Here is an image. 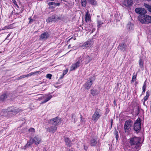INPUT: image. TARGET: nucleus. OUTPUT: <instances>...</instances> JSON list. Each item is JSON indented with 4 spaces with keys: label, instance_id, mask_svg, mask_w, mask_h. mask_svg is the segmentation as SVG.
<instances>
[{
    "label": "nucleus",
    "instance_id": "nucleus-1",
    "mask_svg": "<svg viewBox=\"0 0 151 151\" xmlns=\"http://www.w3.org/2000/svg\"><path fill=\"white\" fill-rule=\"evenodd\" d=\"M141 140L140 137L134 136L129 139V143L131 146H134L135 149L140 150L142 146Z\"/></svg>",
    "mask_w": 151,
    "mask_h": 151
},
{
    "label": "nucleus",
    "instance_id": "nucleus-2",
    "mask_svg": "<svg viewBox=\"0 0 151 151\" xmlns=\"http://www.w3.org/2000/svg\"><path fill=\"white\" fill-rule=\"evenodd\" d=\"M138 19L142 24L151 23V16L148 15L144 14L139 15L138 17Z\"/></svg>",
    "mask_w": 151,
    "mask_h": 151
},
{
    "label": "nucleus",
    "instance_id": "nucleus-3",
    "mask_svg": "<svg viewBox=\"0 0 151 151\" xmlns=\"http://www.w3.org/2000/svg\"><path fill=\"white\" fill-rule=\"evenodd\" d=\"M133 124L132 121L130 119L125 121L124 126V129L125 133L129 134L131 130V127Z\"/></svg>",
    "mask_w": 151,
    "mask_h": 151
},
{
    "label": "nucleus",
    "instance_id": "nucleus-4",
    "mask_svg": "<svg viewBox=\"0 0 151 151\" xmlns=\"http://www.w3.org/2000/svg\"><path fill=\"white\" fill-rule=\"evenodd\" d=\"M141 119L138 117L134 123L133 129L137 133H139L141 130Z\"/></svg>",
    "mask_w": 151,
    "mask_h": 151
},
{
    "label": "nucleus",
    "instance_id": "nucleus-5",
    "mask_svg": "<svg viewBox=\"0 0 151 151\" xmlns=\"http://www.w3.org/2000/svg\"><path fill=\"white\" fill-rule=\"evenodd\" d=\"M62 121V119L60 118L58 116H57L54 118L49 119L48 122L50 124L56 126L59 125Z\"/></svg>",
    "mask_w": 151,
    "mask_h": 151
},
{
    "label": "nucleus",
    "instance_id": "nucleus-6",
    "mask_svg": "<svg viewBox=\"0 0 151 151\" xmlns=\"http://www.w3.org/2000/svg\"><path fill=\"white\" fill-rule=\"evenodd\" d=\"M22 111L21 109L19 108H17L16 107H14V106H11L4 110V111L6 112H11L12 114L14 115Z\"/></svg>",
    "mask_w": 151,
    "mask_h": 151
},
{
    "label": "nucleus",
    "instance_id": "nucleus-7",
    "mask_svg": "<svg viewBox=\"0 0 151 151\" xmlns=\"http://www.w3.org/2000/svg\"><path fill=\"white\" fill-rule=\"evenodd\" d=\"M100 111V109H96L92 116V119L93 121L95 122H96L101 116V115L99 113Z\"/></svg>",
    "mask_w": 151,
    "mask_h": 151
},
{
    "label": "nucleus",
    "instance_id": "nucleus-8",
    "mask_svg": "<svg viewBox=\"0 0 151 151\" xmlns=\"http://www.w3.org/2000/svg\"><path fill=\"white\" fill-rule=\"evenodd\" d=\"M135 12L140 14V15L145 14L146 13V10L145 9L142 8H137L135 9Z\"/></svg>",
    "mask_w": 151,
    "mask_h": 151
},
{
    "label": "nucleus",
    "instance_id": "nucleus-9",
    "mask_svg": "<svg viewBox=\"0 0 151 151\" xmlns=\"http://www.w3.org/2000/svg\"><path fill=\"white\" fill-rule=\"evenodd\" d=\"M93 81L91 78H89L84 85V87L86 89H89L93 84Z\"/></svg>",
    "mask_w": 151,
    "mask_h": 151
},
{
    "label": "nucleus",
    "instance_id": "nucleus-10",
    "mask_svg": "<svg viewBox=\"0 0 151 151\" xmlns=\"http://www.w3.org/2000/svg\"><path fill=\"white\" fill-rule=\"evenodd\" d=\"M81 62V61L80 60H79L76 63L73 64L71 67V70H74L77 68L79 67L80 66V64Z\"/></svg>",
    "mask_w": 151,
    "mask_h": 151
},
{
    "label": "nucleus",
    "instance_id": "nucleus-11",
    "mask_svg": "<svg viewBox=\"0 0 151 151\" xmlns=\"http://www.w3.org/2000/svg\"><path fill=\"white\" fill-rule=\"evenodd\" d=\"M92 41L90 40H88L84 42L82 45V47H84L86 48H90L92 45Z\"/></svg>",
    "mask_w": 151,
    "mask_h": 151
},
{
    "label": "nucleus",
    "instance_id": "nucleus-12",
    "mask_svg": "<svg viewBox=\"0 0 151 151\" xmlns=\"http://www.w3.org/2000/svg\"><path fill=\"white\" fill-rule=\"evenodd\" d=\"M9 94L8 92H6L5 93L1 95L0 96V101H4L8 97V96Z\"/></svg>",
    "mask_w": 151,
    "mask_h": 151
},
{
    "label": "nucleus",
    "instance_id": "nucleus-13",
    "mask_svg": "<svg viewBox=\"0 0 151 151\" xmlns=\"http://www.w3.org/2000/svg\"><path fill=\"white\" fill-rule=\"evenodd\" d=\"M119 46L120 47V50L123 52L125 51L127 48V45L124 42L120 43Z\"/></svg>",
    "mask_w": 151,
    "mask_h": 151
},
{
    "label": "nucleus",
    "instance_id": "nucleus-14",
    "mask_svg": "<svg viewBox=\"0 0 151 151\" xmlns=\"http://www.w3.org/2000/svg\"><path fill=\"white\" fill-rule=\"evenodd\" d=\"M97 144V139L94 137L91 138L90 141V145L91 146H95Z\"/></svg>",
    "mask_w": 151,
    "mask_h": 151
},
{
    "label": "nucleus",
    "instance_id": "nucleus-15",
    "mask_svg": "<svg viewBox=\"0 0 151 151\" xmlns=\"http://www.w3.org/2000/svg\"><path fill=\"white\" fill-rule=\"evenodd\" d=\"M49 37V34L47 32H45L41 35L39 37V39L40 40H43L47 39Z\"/></svg>",
    "mask_w": 151,
    "mask_h": 151
},
{
    "label": "nucleus",
    "instance_id": "nucleus-16",
    "mask_svg": "<svg viewBox=\"0 0 151 151\" xmlns=\"http://www.w3.org/2000/svg\"><path fill=\"white\" fill-rule=\"evenodd\" d=\"M47 130L49 132H51L54 133L56 131L57 127L55 126H52L47 128Z\"/></svg>",
    "mask_w": 151,
    "mask_h": 151
},
{
    "label": "nucleus",
    "instance_id": "nucleus-17",
    "mask_svg": "<svg viewBox=\"0 0 151 151\" xmlns=\"http://www.w3.org/2000/svg\"><path fill=\"white\" fill-rule=\"evenodd\" d=\"M65 142L66 145L68 147H70L72 145V142L68 137H66L64 138Z\"/></svg>",
    "mask_w": 151,
    "mask_h": 151
},
{
    "label": "nucleus",
    "instance_id": "nucleus-18",
    "mask_svg": "<svg viewBox=\"0 0 151 151\" xmlns=\"http://www.w3.org/2000/svg\"><path fill=\"white\" fill-rule=\"evenodd\" d=\"M32 140V142L35 143V145H37L40 143L41 140V139L40 138L35 136L33 138Z\"/></svg>",
    "mask_w": 151,
    "mask_h": 151
},
{
    "label": "nucleus",
    "instance_id": "nucleus-19",
    "mask_svg": "<svg viewBox=\"0 0 151 151\" xmlns=\"http://www.w3.org/2000/svg\"><path fill=\"white\" fill-rule=\"evenodd\" d=\"M124 5L126 6H131L133 4L132 0H125Z\"/></svg>",
    "mask_w": 151,
    "mask_h": 151
},
{
    "label": "nucleus",
    "instance_id": "nucleus-20",
    "mask_svg": "<svg viewBox=\"0 0 151 151\" xmlns=\"http://www.w3.org/2000/svg\"><path fill=\"white\" fill-rule=\"evenodd\" d=\"M150 92L149 90L147 91L146 92V95L144 97L143 100V104H145V101L148 99L150 96Z\"/></svg>",
    "mask_w": 151,
    "mask_h": 151
},
{
    "label": "nucleus",
    "instance_id": "nucleus-21",
    "mask_svg": "<svg viewBox=\"0 0 151 151\" xmlns=\"http://www.w3.org/2000/svg\"><path fill=\"white\" fill-rule=\"evenodd\" d=\"M91 17L89 13V11L88 10L86 13L85 16V21L87 22L91 20Z\"/></svg>",
    "mask_w": 151,
    "mask_h": 151
},
{
    "label": "nucleus",
    "instance_id": "nucleus-22",
    "mask_svg": "<svg viewBox=\"0 0 151 151\" xmlns=\"http://www.w3.org/2000/svg\"><path fill=\"white\" fill-rule=\"evenodd\" d=\"M55 19V15H52L51 17H49L46 20V22H52Z\"/></svg>",
    "mask_w": 151,
    "mask_h": 151
},
{
    "label": "nucleus",
    "instance_id": "nucleus-23",
    "mask_svg": "<svg viewBox=\"0 0 151 151\" xmlns=\"http://www.w3.org/2000/svg\"><path fill=\"white\" fill-rule=\"evenodd\" d=\"M52 95H50V96H47L45 99L42 102L40 103V104H42L44 103H46L50 100V99L52 98Z\"/></svg>",
    "mask_w": 151,
    "mask_h": 151
},
{
    "label": "nucleus",
    "instance_id": "nucleus-24",
    "mask_svg": "<svg viewBox=\"0 0 151 151\" xmlns=\"http://www.w3.org/2000/svg\"><path fill=\"white\" fill-rule=\"evenodd\" d=\"M91 94L93 96H96L99 93L98 92L97 90L92 89L91 90Z\"/></svg>",
    "mask_w": 151,
    "mask_h": 151
},
{
    "label": "nucleus",
    "instance_id": "nucleus-25",
    "mask_svg": "<svg viewBox=\"0 0 151 151\" xmlns=\"http://www.w3.org/2000/svg\"><path fill=\"white\" fill-rule=\"evenodd\" d=\"M147 87V85H146V82H145L144 83L142 87V94H144L145 93L146 91V89Z\"/></svg>",
    "mask_w": 151,
    "mask_h": 151
},
{
    "label": "nucleus",
    "instance_id": "nucleus-26",
    "mask_svg": "<svg viewBox=\"0 0 151 151\" xmlns=\"http://www.w3.org/2000/svg\"><path fill=\"white\" fill-rule=\"evenodd\" d=\"M140 112L139 106H137L136 108V110L134 111L135 115V116H137Z\"/></svg>",
    "mask_w": 151,
    "mask_h": 151
},
{
    "label": "nucleus",
    "instance_id": "nucleus-27",
    "mask_svg": "<svg viewBox=\"0 0 151 151\" xmlns=\"http://www.w3.org/2000/svg\"><path fill=\"white\" fill-rule=\"evenodd\" d=\"M33 143V142H32V141H31V139H30L29 140V142H27L26 144L25 145L24 147H25V148L29 147Z\"/></svg>",
    "mask_w": 151,
    "mask_h": 151
},
{
    "label": "nucleus",
    "instance_id": "nucleus-28",
    "mask_svg": "<svg viewBox=\"0 0 151 151\" xmlns=\"http://www.w3.org/2000/svg\"><path fill=\"white\" fill-rule=\"evenodd\" d=\"M137 75V73L135 74V73L133 74V75L131 80V83L134 82V81L136 80Z\"/></svg>",
    "mask_w": 151,
    "mask_h": 151
},
{
    "label": "nucleus",
    "instance_id": "nucleus-29",
    "mask_svg": "<svg viewBox=\"0 0 151 151\" xmlns=\"http://www.w3.org/2000/svg\"><path fill=\"white\" fill-rule=\"evenodd\" d=\"M49 5H54L55 6H59L60 5V3H55V2H49Z\"/></svg>",
    "mask_w": 151,
    "mask_h": 151
},
{
    "label": "nucleus",
    "instance_id": "nucleus-30",
    "mask_svg": "<svg viewBox=\"0 0 151 151\" xmlns=\"http://www.w3.org/2000/svg\"><path fill=\"white\" fill-rule=\"evenodd\" d=\"M87 2L86 0H81V4L82 6L84 7H85L86 5Z\"/></svg>",
    "mask_w": 151,
    "mask_h": 151
},
{
    "label": "nucleus",
    "instance_id": "nucleus-31",
    "mask_svg": "<svg viewBox=\"0 0 151 151\" xmlns=\"http://www.w3.org/2000/svg\"><path fill=\"white\" fill-rule=\"evenodd\" d=\"M39 71H37L36 72H31L29 74L26 75L27 77H28L30 76H31L33 75H34L36 73H39Z\"/></svg>",
    "mask_w": 151,
    "mask_h": 151
},
{
    "label": "nucleus",
    "instance_id": "nucleus-32",
    "mask_svg": "<svg viewBox=\"0 0 151 151\" xmlns=\"http://www.w3.org/2000/svg\"><path fill=\"white\" fill-rule=\"evenodd\" d=\"M143 61L141 58L139 60V65L141 68H142L143 66Z\"/></svg>",
    "mask_w": 151,
    "mask_h": 151
},
{
    "label": "nucleus",
    "instance_id": "nucleus-33",
    "mask_svg": "<svg viewBox=\"0 0 151 151\" xmlns=\"http://www.w3.org/2000/svg\"><path fill=\"white\" fill-rule=\"evenodd\" d=\"M49 2L48 3V5L49 6V9L51 10V12H53L54 11V9L55 8V6H53V5H49Z\"/></svg>",
    "mask_w": 151,
    "mask_h": 151
},
{
    "label": "nucleus",
    "instance_id": "nucleus-34",
    "mask_svg": "<svg viewBox=\"0 0 151 151\" xmlns=\"http://www.w3.org/2000/svg\"><path fill=\"white\" fill-rule=\"evenodd\" d=\"M115 132L114 133V135L115 137L116 140L117 141L119 138V134L118 132L116 130H115Z\"/></svg>",
    "mask_w": 151,
    "mask_h": 151
},
{
    "label": "nucleus",
    "instance_id": "nucleus-35",
    "mask_svg": "<svg viewBox=\"0 0 151 151\" xmlns=\"http://www.w3.org/2000/svg\"><path fill=\"white\" fill-rule=\"evenodd\" d=\"M90 3L92 5H95L96 4L95 0H88Z\"/></svg>",
    "mask_w": 151,
    "mask_h": 151
},
{
    "label": "nucleus",
    "instance_id": "nucleus-36",
    "mask_svg": "<svg viewBox=\"0 0 151 151\" xmlns=\"http://www.w3.org/2000/svg\"><path fill=\"white\" fill-rule=\"evenodd\" d=\"M103 22L100 20H98L97 21V26L99 28L103 24Z\"/></svg>",
    "mask_w": 151,
    "mask_h": 151
},
{
    "label": "nucleus",
    "instance_id": "nucleus-37",
    "mask_svg": "<svg viewBox=\"0 0 151 151\" xmlns=\"http://www.w3.org/2000/svg\"><path fill=\"white\" fill-rule=\"evenodd\" d=\"M145 7H146V8H147L148 11L149 12H150V11L151 10V6H150L148 4H145Z\"/></svg>",
    "mask_w": 151,
    "mask_h": 151
},
{
    "label": "nucleus",
    "instance_id": "nucleus-38",
    "mask_svg": "<svg viewBox=\"0 0 151 151\" xmlns=\"http://www.w3.org/2000/svg\"><path fill=\"white\" fill-rule=\"evenodd\" d=\"M12 2L18 8H19V6L17 4V2L16 0H12Z\"/></svg>",
    "mask_w": 151,
    "mask_h": 151
},
{
    "label": "nucleus",
    "instance_id": "nucleus-39",
    "mask_svg": "<svg viewBox=\"0 0 151 151\" xmlns=\"http://www.w3.org/2000/svg\"><path fill=\"white\" fill-rule=\"evenodd\" d=\"M46 76L47 78H49L50 79L51 78L52 75L50 74H47L46 75Z\"/></svg>",
    "mask_w": 151,
    "mask_h": 151
},
{
    "label": "nucleus",
    "instance_id": "nucleus-40",
    "mask_svg": "<svg viewBox=\"0 0 151 151\" xmlns=\"http://www.w3.org/2000/svg\"><path fill=\"white\" fill-rule=\"evenodd\" d=\"M11 24L9 25L8 27L9 28V29H12L14 28V27L13 26V24Z\"/></svg>",
    "mask_w": 151,
    "mask_h": 151
},
{
    "label": "nucleus",
    "instance_id": "nucleus-41",
    "mask_svg": "<svg viewBox=\"0 0 151 151\" xmlns=\"http://www.w3.org/2000/svg\"><path fill=\"white\" fill-rule=\"evenodd\" d=\"M28 19L29 20V23H31V22H33L34 21V20L33 19H32L31 18V17H30Z\"/></svg>",
    "mask_w": 151,
    "mask_h": 151
},
{
    "label": "nucleus",
    "instance_id": "nucleus-42",
    "mask_svg": "<svg viewBox=\"0 0 151 151\" xmlns=\"http://www.w3.org/2000/svg\"><path fill=\"white\" fill-rule=\"evenodd\" d=\"M7 29H9L8 26H4L1 29V30H3Z\"/></svg>",
    "mask_w": 151,
    "mask_h": 151
},
{
    "label": "nucleus",
    "instance_id": "nucleus-43",
    "mask_svg": "<svg viewBox=\"0 0 151 151\" xmlns=\"http://www.w3.org/2000/svg\"><path fill=\"white\" fill-rule=\"evenodd\" d=\"M29 131L30 132H35V129L33 128H31L29 129Z\"/></svg>",
    "mask_w": 151,
    "mask_h": 151
},
{
    "label": "nucleus",
    "instance_id": "nucleus-44",
    "mask_svg": "<svg viewBox=\"0 0 151 151\" xmlns=\"http://www.w3.org/2000/svg\"><path fill=\"white\" fill-rule=\"evenodd\" d=\"M68 71V69H67L65 70H64L63 71V74L64 75L67 74Z\"/></svg>",
    "mask_w": 151,
    "mask_h": 151
},
{
    "label": "nucleus",
    "instance_id": "nucleus-45",
    "mask_svg": "<svg viewBox=\"0 0 151 151\" xmlns=\"http://www.w3.org/2000/svg\"><path fill=\"white\" fill-rule=\"evenodd\" d=\"M87 58H88V60L87 62V63H89L92 60V58L88 56Z\"/></svg>",
    "mask_w": 151,
    "mask_h": 151
},
{
    "label": "nucleus",
    "instance_id": "nucleus-46",
    "mask_svg": "<svg viewBox=\"0 0 151 151\" xmlns=\"http://www.w3.org/2000/svg\"><path fill=\"white\" fill-rule=\"evenodd\" d=\"M80 118H81V122H85V120H84V118L83 117L82 115H81Z\"/></svg>",
    "mask_w": 151,
    "mask_h": 151
},
{
    "label": "nucleus",
    "instance_id": "nucleus-47",
    "mask_svg": "<svg viewBox=\"0 0 151 151\" xmlns=\"http://www.w3.org/2000/svg\"><path fill=\"white\" fill-rule=\"evenodd\" d=\"M72 116L71 118L72 119H75V118L76 117V116L75 114H71Z\"/></svg>",
    "mask_w": 151,
    "mask_h": 151
},
{
    "label": "nucleus",
    "instance_id": "nucleus-48",
    "mask_svg": "<svg viewBox=\"0 0 151 151\" xmlns=\"http://www.w3.org/2000/svg\"><path fill=\"white\" fill-rule=\"evenodd\" d=\"M64 76V75L62 74L60 77L59 79H62L63 78Z\"/></svg>",
    "mask_w": 151,
    "mask_h": 151
},
{
    "label": "nucleus",
    "instance_id": "nucleus-49",
    "mask_svg": "<svg viewBox=\"0 0 151 151\" xmlns=\"http://www.w3.org/2000/svg\"><path fill=\"white\" fill-rule=\"evenodd\" d=\"M84 148L85 150H86L88 148V147L86 146H84Z\"/></svg>",
    "mask_w": 151,
    "mask_h": 151
},
{
    "label": "nucleus",
    "instance_id": "nucleus-50",
    "mask_svg": "<svg viewBox=\"0 0 151 151\" xmlns=\"http://www.w3.org/2000/svg\"><path fill=\"white\" fill-rule=\"evenodd\" d=\"M73 38V37H71L67 41V42H68L70 41Z\"/></svg>",
    "mask_w": 151,
    "mask_h": 151
},
{
    "label": "nucleus",
    "instance_id": "nucleus-51",
    "mask_svg": "<svg viewBox=\"0 0 151 151\" xmlns=\"http://www.w3.org/2000/svg\"><path fill=\"white\" fill-rule=\"evenodd\" d=\"M112 124H113V120L112 119L111 120V127H112Z\"/></svg>",
    "mask_w": 151,
    "mask_h": 151
},
{
    "label": "nucleus",
    "instance_id": "nucleus-52",
    "mask_svg": "<svg viewBox=\"0 0 151 151\" xmlns=\"http://www.w3.org/2000/svg\"><path fill=\"white\" fill-rule=\"evenodd\" d=\"M26 75H23L22 76V78H24L25 77H26Z\"/></svg>",
    "mask_w": 151,
    "mask_h": 151
},
{
    "label": "nucleus",
    "instance_id": "nucleus-53",
    "mask_svg": "<svg viewBox=\"0 0 151 151\" xmlns=\"http://www.w3.org/2000/svg\"><path fill=\"white\" fill-rule=\"evenodd\" d=\"M114 105H115V106H116V101H115V100H114Z\"/></svg>",
    "mask_w": 151,
    "mask_h": 151
},
{
    "label": "nucleus",
    "instance_id": "nucleus-54",
    "mask_svg": "<svg viewBox=\"0 0 151 151\" xmlns=\"http://www.w3.org/2000/svg\"><path fill=\"white\" fill-rule=\"evenodd\" d=\"M95 30V29L94 28L92 30L91 32L93 33L94 31Z\"/></svg>",
    "mask_w": 151,
    "mask_h": 151
},
{
    "label": "nucleus",
    "instance_id": "nucleus-55",
    "mask_svg": "<svg viewBox=\"0 0 151 151\" xmlns=\"http://www.w3.org/2000/svg\"><path fill=\"white\" fill-rule=\"evenodd\" d=\"M10 35H11V34H9L7 35V37H6V39L7 38H8V37H9L10 36Z\"/></svg>",
    "mask_w": 151,
    "mask_h": 151
},
{
    "label": "nucleus",
    "instance_id": "nucleus-56",
    "mask_svg": "<svg viewBox=\"0 0 151 151\" xmlns=\"http://www.w3.org/2000/svg\"><path fill=\"white\" fill-rule=\"evenodd\" d=\"M134 109H133L132 110V112H131L132 114H133V113L134 111Z\"/></svg>",
    "mask_w": 151,
    "mask_h": 151
},
{
    "label": "nucleus",
    "instance_id": "nucleus-57",
    "mask_svg": "<svg viewBox=\"0 0 151 151\" xmlns=\"http://www.w3.org/2000/svg\"><path fill=\"white\" fill-rule=\"evenodd\" d=\"M71 47V45H69L68 46V48H70Z\"/></svg>",
    "mask_w": 151,
    "mask_h": 151
},
{
    "label": "nucleus",
    "instance_id": "nucleus-58",
    "mask_svg": "<svg viewBox=\"0 0 151 151\" xmlns=\"http://www.w3.org/2000/svg\"><path fill=\"white\" fill-rule=\"evenodd\" d=\"M68 151H73V150L72 149H69Z\"/></svg>",
    "mask_w": 151,
    "mask_h": 151
},
{
    "label": "nucleus",
    "instance_id": "nucleus-59",
    "mask_svg": "<svg viewBox=\"0 0 151 151\" xmlns=\"http://www.w3.org/2000/svg\"><path fill=\"white\" fill-rule=\"evenodd\" d=\"M137 84V82H136L135 83V84H135V86H136Z\"/></svg>",
    "mask_w": 151,
    "mask_h": 151
},
{
    "label": "nucleus",
    "instance_id": "nucleus-60",
    "mask_svg": "<svg viewBox=\"0 0 151 151\" xmlns=\"http://www.w3.org/2000/svg\"><path fill=\"white\" fill-rule=\"evenodd\" d=\"M22 76H20V77H19V79H22Z\"/></svg>",
    "mask_w": 151,
    "mask_h": 151
},
{
    "label": "nucleus",
    "instance_id": "nucleus-61",
    "mask_svg": "<svg viewBox=\"0 0 151 151\" xmlns=\"http://www.w3.org/2000/svg\"><path fill=\"white\" fill-rule=\"evenodd\" d=\"M43 151H47V150H46V149L44 148L43 150Z\"/></svg>",
    "mask_w": 151,
    "mask_h": 151
},
{
    "label": "nucleus",
    "instance_id": "nucleus-62",
    "mask_svg": "<svg viewBox=\"0 0 151 151\" xmlns=\"http://www.w3.org/2000/svg\"><path fill=\"white\" fill-rule=\"evenodd\" d=\"M76 39L75 38H74L73 39L74 40H76Z\"/></svg>",
    "mask_w": 151,
    "mask_h": 151
},
{
    "label": "nucleus",
    "instance_id": "nucleus-63",
    "mask_svg": "<svg viewBox=\"0 0 151 151\" xmlns=\"http://www.w3.org/2000/svg\"><path fill=\"white\" fill-rule=\"evenodd\" d=\"M58 19H60V17H58Z\"/></svg>",
    "mask_w": 151,
    "mask_h": 151
},
{
    "label": "nucleus",
    "instance_id": "nucleus-64",
    "mask_svg": "<svg viewBox=\"0 0 151 151\" xmlns=\"http://www.w3.org/2000/svg\"><path fill=\"white\" fill-rule=\"evenodd\" d=\"M10 151H11V150H10Z\"/></svg>",
    "mask_w": 151,
    "mask_h": 151
}]
</instances>
